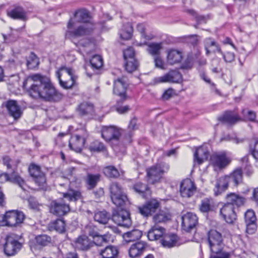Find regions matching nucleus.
I'll return each instance as SVG.
<instances>
[{"instance_id": "1", "label": "nucleus", "mask_w": 258, "mask_h": 258, "mask_svg": "<svg viewBox=\"0 0 258 258\" xmlns=\"http://www.w3.org/2000/svg\"><path fill=\"white\" fill-rule=\"evenodd\" d=\"M23 87L33 98H42L49 102H58L62 94L53 86L47 77L36 74L31 75L23 82Z\"/></svg>"}, {"instance_id": "2", "label": "nucleus", "mask_w": 258, "mask_h": 258, "mask_svg": "<svg viewBox=\"0 0 258 258\" xmlns=\"http://www.w3.org/2000/svg\"><path fill=\"white\" fill-rule=\"evenodd\" d=\"M81 198L80 191L70 190L63 193V198L52 200L49 206L51 213L56 216L61 217L66 215L71 210L69 202H76Z\"/></svg>"}, {"instance_id": "3", "label": "nucleus", "mask_w": 258, "mask_h": 258, "mask_svg": "<svg viewBox=\"0 0 258 258\" xmlns=\"http://www.w3.org/2000/svg\"><path fill=\"white\" fill-rule=\"evenodd\" d=\"M207 241L211 252L210 258H229L230 253L224 249L223 237L221 232L211 229L207 233Z\"/></svg>"}, {"instance_id": "4", "label": "nucleus", "mask_w": 258, "mask_h": 258, "mask_svg": "<svg viewBox=\"0 0 258 258\" xmlns=\"http://www.w3.org/2000/svg\"><path fill=\"white\" fill-rule=\"evenodd\" d=\"M109 191L111 201L117 208L125 207L130 204L126 195L117 182H114L110 184Z\"/></svg>"}, {"instance_id": "5", "label": "nucleus", "mask_w": 258, "mask_h": 258, "mask_svg": "<svg viewBox=\"0 0 258 258\" xmlns=\"http://www.w3.org/2000/svg\"><path fill=\"white\" fill-rule=\"evenodd\" d=\"M169 168L165 163L157 164L146 169L147 180L149 183L154 184L160 181L163 174Z\"/></svg>"}, {"instance_id": "6", "label": "nucleus", "mask_w": 258, "mask_h": 258, "mask_svg": "<svg viewBox=\"0 0 258 258\" xmlns=\"http://www.w3.org/2000/svg\"><path fill=\"white\" fill-rule=\"evenodd\" d=\"M30 176L35 183L42 190L47 188L46 177L45 174L41 170L39 165L35 163H31L28 168Z\"/></svg>"}, {"instance_id": "7", "label": "nucleus", "mask_w": 258, "mask_h": 258, "mask_svg": "<svg viewBox=\"0 0 258 258\" xmlns=\"http://www.w3.org/2000/svg\"><path fill=\"white\" fill-rule=\"evenodd\" d=\"M112 220L118 225L129 227L132 225L130 213L125 207L114 209L111 215Z\"/></svg>"}, {"instance_id": "8", "label": "nucleus", "mask_w": 258, "mask_h": 258, "mask_svg": "<svg viewBox=\"0 0 258 258\" xmlns=\"http://www.w3.org/2000/svg\"><path fill=\"white\" fill-rule=\"evenodd\" d=\"M128 84L124 77L114 80L113 94L119 97V99H130L131 97L127 95L126 90Z\"/></svg>"}, {"instance_id": "9", "label": "nucleus", "mask_w": 258, "mask_h": 258, "mask_svg": "<svg viewBox=\"0 0 258 258\" xmlns=\"http://www.w3.org/2000/svg\"><path fill=\"white\" fill-rule=\"evenodd\" d=\"M198 224V218L195 213L187 212L182 216L181 226L182 229L185 232L195 231Z\"/></svg>"}, {"instance_id": "10", "label": "nucleus", "mask_w": 258, "mask_h": 258, "mask_svg": "<svg viewBox=\"0 0 258 258\" xmlns=\"http://www.w3.org/2000/svg\"><path fill=\"white\" fill-rule=\"evenodd\" d=\"M95 29V25H81L73 30L67 31L66 36L69 38H77L89 35Z\"/></svg>"}, {"instance_id": "11", "label": "nucleus", "mask_w": 258, "mask_h": 258, "mask_svg": "<svg viewBox=\"0 0 258 258\" xmlns=\"http://www.w3.org/2000/svg\"><path fill=\"white\" fill-rule=\"evenodd\" d=\"M25 218L24 213L19 210H9L6 212L7 226L17 227L20 226Z\"/></svg>"}, {"instance_id": "12", "label": "nucleus", "mask_w": 258, "mask_h": 258, "mask_svg": "<svg viewBox=\"0 0 258 258\" xmlns=\"http://www.w3.org/2000/svg\"><path fill=\"white\" fill-rule=\"evenodd\" d=\"M121 134L119 128L114 125L103 126L101 130L102 137L107 142H118Z\"/></svg>"}, {"instance_id": "13", "label": "nucleus", "mask_w": 258, "mask_h": 258, "mask_svg": "<svg viewBox=\"0 0 258 258\" xmlns=\"http://www.w3.org/2000/svg\"><path fill=\"white\" fill-rule=\"evenodd\" d=\"M238 212V210L225 203L220 209V214L227 223L232 224L236 220Z\"/></svg>"}, {"instance_id": "14", "label": "nucleus", "mask_w": 258, "mask_h": 258, "mask_svg": "<svg viewBox=\"0 0 258 258\" xmlns=\"http://www.w3.org/2000/svg\"><path fill=\"white\" fill-rule=\"evenodd\" d=\"M7 15L13 19L19 20L24 22H26L28 19L27 11L23 7L19 5L12 6L7 11Z\"/></svg>"}, {"instance_id": "15", "label": "nucleus", "mask_w": 258, "mask_h": 258, "mask_svg": "<svg viewBox=\"0 0 258 258\" xmlns=\"http://www.w3.org/2000/svg\"><path fill=\"white\" fill-rule=\"evenodd\" d=\"M6 240L4 250L7 256H13L21 249L22 245L17 240L7 237Z\"/></svg>"}, {"instance_id": "16", "label": "nucleus", "mask_w": 258, "mask_h": 258, "mask_svg": "<svg viewBox=\"0 0 258 258\" xmlns=\"http://www.w3.org/2000/svg\"><path fill=\"white\" fill-rule=\"evenodd\" d=\"M3 106L7 108L9 115L15 120H17L21 117L23 112L16 100L10 99L4 102Z\"/></svg>"}, {"instance_id": "17", "label": "nucleus", "mask_w": 258, "mask_h": 258, "mask_svg": "<svg viewBox=\"0 0 258 258\" xmlns=\"http://www.w3.org/2000/svg\"><path fill=\"white\" fill-rule=\"evenodd\" d=\"M218 119L221 123L229 125H233L238 121H243V119L238 113L231 110L225 111L222 115L218 117Z\"/></svg>"}, {"instance_id": "18", "label": "nucleus", "mask_w": 258, "mask_h": 258, "mask_svg": "<svg viewBox=\"0 0 258 258\" xmlns=\"http://www.w3.org/2000/svg\"><path fill=\"white\" fill-rule=\"evenodd\" d=\"M74 19L77 23L95 25L90 12L85 9L77 10L74 13Z\"/></svg>"}, {"instance_id": "19", "label": "nucleus", "mask_w": 258, "mask_h": 258, "mask_svg": "<svg viewBox=\"0 0 258 258\" xmlns=\"http://www.w3.org/2000/svg\"><path fill=\"white\" fill-rule=\"evenodd\" d=\"M159 207V203L155 199L147 201L142 207H139V213L144 217H148L154 213Z\"/></svg>"}, {"instance_id": "20", "label": "nucleus", "mask_w": 258, "mask_h": 258, "mask_svg": "<svg viewBox=\"0 0 258 258\" xmlns=\"http://www.w3.org/2000/svg\"><path fill=\"white\" fill-rule=\"evenodd\" d=\"M7 181H10L13 183L17 184L22 188L24 189L25 181L18 173L15 171H12L10 174L7 173L0 174V183H3Z\"/></svg>"}, {"instance_id": "21", "label": "nucleus", "mask_w": 258, "mask_h": 258, "mask_svg": "<svg viewBox=\"0 0 258 258\" xmlns=\"http://www.w3.org/2000/svg\"><path fill=\"white\" fill-rule=\"evenodd\" d=\"M196 187L190 179H185L181 182L180 185V193L183 198H190L195 193Z\"/></svg>"}, {"instance_id": "22", "label": "nucleus", "mask_w": 258, "mask_h": 258, "mask_svg": "<svg viewBox=\"0 0 258 258\" xmlns=\"http://www.w3.org/2000/svg\"><path fill=\"white\" fill-rule=\"evenodd\" d=\"M226 203L238 210L244 205L245 199L234 192H230L225 197Z\"/></svg>"}, {"instance_id": "23", "label": "nucleus", "mask_w": 258, "mask_h": 258, "mask_svg": "<svg viewBox=\"0 0 258 258\" xmlns=\"http://www.w3.org/2000/svg\"><path fill=\"white\" fill-rule=\"evenodd\" d=\"M137 120V118L136 117H134L130 120L127 130L123 131V142L124 145L130 144L132 142V138L134 135V131L138 128Z\"/></svg>"}, {"instance_id": "24", "label": "nucleus", "mask_w": 258, "mask_h": 258, "mask_svg": "<svg viewBox=\"0 0 258 258\" xmlns=\"http://www.w3.org/2000/svg\"><path fill=\"white\" fill-rule=\"evenodd\" d=\"M200 212L203 214H208L215 212L216 205L214 199L212 198H205L201 200L199 205Z\"/></svg>"}, {"instance_id": "25", "label": "nucleus", "mask_w": 258, "mask_h": 258, "mask_svg": "<svg viewBox=\"0 0 258 258\" xmlns=\"http://www.w3.org/2000/svg\"><path fill=\"white\" fill-rule=\"evenodd\" d=\"M160 83L170 82L180 83L182 81V76L178 71L171 70L164 76L158 78Z\"/></svg>"}, {"instance_id": "26", "label": "nucleus", "mask_w": 258, "mask_h": 258, "mask_svg": "<svg viewBox=\"0 0 258 258\" xmlns=\"http://www.w3.org/2000/svg\"><path fill=\"white\" fill-rule=\"evenodd\" d=\"M85 141V139L83 137L76 135L71 137L69 141V146L71 150L77 153H80L82 150Z\"/></svg>"}, {"instance_id": "27", "label": "nucleus", "mask_w": 258, "mask_h": 258, "mask_svg": "<svg viewBox=\"0 0 258 258\" xmlns=\"http://www.w3.org/2000/svg\"><path fill=\"white\" fill-rule=\"evenodd\" d=\"M147 247V243L143 241L137 242L133 244L128 250L129 256L135 258L141 256Z\"/></svg>"}, {"instance_id": "28", "label": "nucleus", "mask_w": 258, "mask_h": 258, "mask_svg": "<svg viewBox=\"0 0 258 258\" xmlns=\"http://www.w3.org/2000/svg\"><path fill=\"white\" fill-rule=\"evenodd\" d=\"M178 239V237L175 234H165L160 241L163 247L168 248L179 246Z\"/></svg>"}, {"instance_id": "29", "label": "nucleus", "mask_w": 258, "mask_h": 258, "mask_svg": "<svg viewBox=\"0 0 258 258\" xmlns=\"http://www.w3.org/2000/svg\"><path fill=\"white\" fill-rule=\"evenodd\" d=\"M130 188L144 199H147L151 195V191L148 185L141 182H136Z\"/></svg>"}, {"instance_id": "30", "label": "nucleus", "mask_w": 258, "mask_h": 258, "mask_svg": "<svg viewBox=\"0 0 258 258\" xmlns=\"http://www.w3.org/2000/svg\"><path fill=\"white\" fill-rule=\"evenodd\" d=\"M76 247L79 250L87 251L94 246V243L86 235L79 236L75 241Z\"/></svg>"}, {"instance_id": "31", "label": "nucleus", "mask_w": 258, "mask_h": 258, "mask_svg": "<svg viewBox=\"0 0 258 258\" xmlns=\"http://www.w3.org/2000/svg\"><path fill=\"white\" fill-rule=\"evenodd\" d=\"M165 229L160 226L155 225L149 230L147 237L149 240H156L161 239L165 235Z\"/></svg>"}, {"instance_id": "32", "label": "nucleus", "mask_w": 258, "mask_h": 258, "mask_svg": "<svg viewBox=\"0 0 258 258\" xmlns=\"http://www.w3.org/2000/svg\"><path fill=\"white\" fill-rule=\"evenodd\" d=\"M209 154L210 153L207 149L200 147L197 149L194 153V160L199 165H201L208 160Z\"/></svg>"}, {"instance_id": "33", "label": "nucleus", "mask_w": 258, "mask_h": 258, "mask_svg": "<svg viewBox=\"0 0 258 258\" xmlns=\"http://www.w3.org/2000/svg\"><path fill=\"white\" fill-rule=\"evenodd\" d=\"M211 160L213 165L220 168L225 167L229 163L225 153L214 155L212 157Z\"/></svg>"}, {"instance_id": "34", "label": "nucleus", "mask_w": 258, "mask_h": 258, "mask_svg": "<svg viewBox=\"0 0 258 258\" xmlns=\"http://www.w3.org/2000/svg\"><path fill=\"white\" fill-rule=\"evenodd\" d=\"M66 224L63 219L58 218L50 222L48 229L50 231L55 230L59 233H63L65 231Z\"/></svg>"}, {"instance_id": "35", "label": "nucleus", "mask_w": 258, "mask_h": 258, "mask_svg": "<svg viewBox=\"0 0 258 258\" xmlns=\"http://www.w3.org/2000/svg\"><path fill=\"white\" fill-rule=\"evenodd\" d=\"M182 59L181 51L176 49H171L168 52L167 61L169 63L173 64L181 61Z\"/></svg>"}, {"instance_id": "36", "label": "nucleus", "mask_w": 258, "mask_h": 258, "mask_svg": "<svg viewBox=\"0 0 258 258\" xmlns=\"http://www.w3.org/2000/svg\"><path fill=\"white\" fill-rule=\"evenodd\" d=\"M133 32V28L132 25L129 23L124 24L119 31L120 37L122 40H129L132 36Z\"/></svg>"}, {"instance_id": "37", "label": "nucleus", "mask_w": 258, "mask_h": 258, "mask_svg": "<svg viewBox=\"0 0 258 258\" xmlns=\"http://www.w3.org/2000/svg\"><path fill=\"white\" fill-rule=\"evenodd\" d=\"M118 249L116 246H107L100 252L102 258H115L118 253Z\"/></svg>"}, {"instance_id": "38", "label": "nucleus", "mask_w": 258, "mask_h": 258, "mask_svg": "<svg viewBox=\"0 0 258 258\" xmlns=\"http://www.w3.org/2000/svg\"><path fill=\"white\" fill-rule=\"evenodd\" d=\"M142 235V231L134 229L132 231L124 233L123 234V237L126 241L130 242L139 240Z\"/></svg>"}, {"instance_id": "39", "label": "nucleus", "mask_w": 258, "mask_h": 258, "mask_svg": "<svg viewBox=\"0 0 258 258\" xmlns=\"http://www.w3.org/2000/svg\"><path fill=\"white\" fill-rule=\"evenodd\" d=\"M101 175L100 174H88L86 182L87 184V189L89 190L94 188L98 182L100 180Z\"/></svg>"}, {"instance_id": "40", "label": "nucleus", "mask_w": 258, "mask_h": 258, "mask_svg": "<svg viewBox=\"0 0 258 258\" xmlns=\"http://www.w3.org/2000/svg\"><path fill=\"white\" fill-rule=\"evenodd\" d=\"M78 109L81 115L92 114L94 112V105L89 102H83L79 105Z\"/></svg>"}, {"instance_id": "41", "label": "nucleus", "mask_w": 258, "mask_h": 258, "mask_svg": "<svg viewBox=\"0 0 258 258\" xmlns=\"http://www.w3.org/2000/svg\"><path fill=\"white\" fill-rule=\"evenodd\" d=\"M110 241H112V235L111 234L106 233L102 235L98 233L95 237L93 238V240L92 242L94 243V245L100 246L103 243H108Z\"/></svg>"}, {"instance_id": "42", "label": "nucleus", "mask_w": 258, "mask_h": 258, "mask_svg": "<svg viewBox=\"0 0 258 258\" xmlns=\"http://www.w3.org/2000/svg\"><path fill=\"white\" fill-rule=\"evenodd\" d=\"M110 218V214L104 210L96 212L94 216V220L102 224H106Z\"/></svg>"}, {"instance_id": "43", "label": "nucleus", "mask_w": 258, "mask_h": 258, "mask_svg": "<svg viewBox=\"0 0 258 258\" xmlns=\"http://www.w3.org/2000/svg\"><path fill=\"white\" fill-rule=\"evenodd\" d=\"M104 175L110 178H117L120 176L118 170L115 166L109 165L104 167L103 169Z\"/></svg>"}, {"instance_id": "44", "label": "nucleus", "mask_w": 258, "mask_h": 258, "mask_svg": "<svg viewBox=\"0 0 258 258\" xmlns=\"http://www.w3.org/2000/svg\"><path fill=\"white\" fill-rule=\"evenodd\" d=\"M230 182H233L234 185L237 186L242 181V171L240 168L235 169L229 177Z\"/></svg>"}, {"instance_id": "45", "label": "nucleus", "mask_w": 258, "mask_h": 258, "mask_svg": "<svg viewBox=\"0 0 258 258\" xmlns=\"http://www.w3.org/2000/svg\"><path fill=\"white\" fill-rule=\"evenodd\" d=\"M127 99H119L116 100V103L114 105L115 110L119 114H125L131 110V107L129 105H123L124 101Z\"/></svg>"}, {"instance_id": "46", "label": "nucleus", "mask_w": 258, "mask_h": 258, "mask_svg": "<svg viewBox=\"0 0 258 258\" xmlns=\"http://www.w3.org/2000/svg\"><path fill=\"white\" fill-rule=\"evenodd\" d=\"M241 113L242 115V118L243 121H249L251 122H256V112L252 110H248L247 109H243Z\"/></svg>"}, {"instance_id": "47", "label": "nucleus", "mask_w": 258, "mask_h": 258, "mask_svg": "<svg viewBox=\"0 0 258 258\" xmlns=\"http://www.w3.org/2000/svg\"><path fill=\"white\" fill-rule=\"evenodd\" d=\"M90 64L92 69L98 70L103 66V59L100 55L95 54L90 59Z\"/></svg>"}, {"instance_id": "48", "label": "nucleus", "mask_w": 258, "mask_h": 258, "mask_svg": "<svg viewBox=\"0 0 258 258\" xmlns=\"http://www.w3.org/2000/svg\"><path fill=\"white\" fill-rule=\"evenodd\" d=\"M88 149L91 152H103L106 149L105 146L102 142L95 140L92 142L88 147Z\"/></svg>"}, {"instance_id": "49", "label": "nucleus", "mask_w": 258, "mask_h": 258, "mask_svg": "<svg viewBox=\"0 0 258 258\" xmlns=\"http://www.w3.org/2000/svg\"><path fill=\"white\" fill-rule=\"evenodd\" d=\"M125 61L124 68L128 73H132L137 70L139 63L136 58L133 59V60L127 59Z\"/></svg>"}, {"instance_id": "50", "label": "nucleus", "mask_w": 258, "mask_h": 258, "mask_svg": "<svg viewBox=\"0 0 258 258\" xmlns=\"http://www.w3.org/2000/svg\"><path fill=\"white\" fill-rule=\"evenodd\" d=\"M188 12L194 17L197 22V25L202 23H206L207 21L210 19V16L209 15H200L192 10H188Z\"/></svg>"}, {"instance_id": "51", "label": "nucleus", "mask_w": 258, "mask_h": 258, "mask_svg": "<svg viewBox=\"0 0 258 258\" xmlns=\"http://www.w3.org/2000/svg\"><path fill=\"white\" fill-rule=\"evenodd\" d=\"M228 187V183L226 181H219L216 183L215 187L214 189V194L216 196H218L222 192L226 190Z\"/></svg>"}, {"instance_id": "52", "label": "nucleus", "mask_w": 258, "mask_h": 258, "mask_svg": "<svg viewBox=\"0 0 258 258\" xmlns=\"http://www.w3.org/2000/svg\"><path fill=\"white\" fill-rule=\"evenodd\" d=\"M38 57L33 52H31L28 58L27 59L26 64L28 69H33L38 65Z\"/></svg>"}, {"instance_id": "53", "label": "nucleus", "mask_w": 258, "mask_h": 258, "mask_svg": "<svg viewBox=\"0 0 258 258\" xmlns=\"http://www.w3.org/2000/svg\"><path fill=\"white\" fill-rule=\"evenodd\" d=\"M35 239L38 245L45 246L51 242V238L47 235H40L36 236Z\"/></svg>"}, {"instance_id": "54", "label": "nucleus", "mask_w": 258, "mask_h": 258, "mask_svg": "<svg viewBox=\"0 0 258 258\" xmlns=\"http://www.w3.org/2000/svg\"><path fill=\"white\" fill-rule=\"evenodd\" d=\"M256 217L253 210L248 209L244 213L245 223H249L256 222Z\"/></svg>"}, {"instance_id": "55", "label": "nucleus", "mask_w": 258, "mask_h": 258, "mask_svg": "<svg viewBox=\"0 0 258 258\" xmlns=\"http://www.w3.org/2000/svg\"><path fill=\"white\" fill-rule=\"evenodd\" d=\"M161 43H150L148 44V50L152 55H157L161 49Z\"/></svg>"}, {"instance_id": "56", "label": "nucleus", "mask_w": 258, "mask_h": 258, "mask_svg": "<svg viewBox=\"0 0 258 258\" xmlns=\"http://www.w3.org/2000/svg\"><path fill=\"white\" fill-rule=\"evenodd\" d=\"M153 220L154 222L156 225L158 223H164L166 222L168 220V218L166 214L165 213L162 212L156 214L153 216Z\"/></svg>"}, {"instance_id": "57", "label": "nucleus", "mask_w": 258, "mask_h": 258, "mask_svg": "<svg viewBox=\"0 0 258 258\" xmlns=\"http://www.w3.org/2000/svg\"><path fill=\"white\" fill-rule=\"evenodd\" d=\"M135 51L134 49L130 47L123 51V58L124 60L132 59L135 58Z\"/></svg>"}, {"instance_id": "58", "label": "nucleus", "mask_w": 258, "mask_h": 258, "mask_svg": "<svg viewBox=\"0 0 258 258\" xmlns=\"http://www.w3.org/2000/svg\"><path fill=\"white\" fill-rule=\"evenodd\" d=\"M249 153L255 159H258V140L255 141L253 145H250Z\"/></svg>"}, {"instance_id": "59", "label": "nucleus", "mask_w": 258, "mask_h": 258, "mask_svg": "<svg viewBox=\"0 0 258 258\" xmlns=\"http://www.w3.org/2000/svg\"><path fill=\"white\" fill-rule=\"evenodd\" d=\"M184 41L187 43H190L193 46L197 44L198 40L197 39V35H190L185 36L182 38Z\"/></svg>"}, {"instance_id": "60", "label": "nucleus", "mask_w": 258, "mask_h": 258, "mask_svg": "<svg viewBox=\"0 0 258 258\" xmlns=\"http://www.w3.org/2000/svg\"><path fill=\"white\" fill-rule=\"evenodd\" d=\"M246 232L249 234L254 233L257 229L256 222L245 224Z\"/></svg>"}, {"instance_id": "61", "label": "nucleus", "mask_w": 258, "mask_h": 258, "mask_svg": "<svg viewBox=\"0 0 258 258\" xmlns=\"http://www.w3.org/2000/svg\"><path fill=\"white\" fill-rule=\"evenodd\" d=\"M3 163L9 169H12V171H15L16 168L15 165H13V161L8 156H6L3 158Z\"/></svg>"}, {"instance_id": "62", "label": "nucleus", "mask_w": 258, "mask_h": 258, "mask_svg": "<svg viewBox=\"0 0 258 258\" xmlns=\"http://www.w3.org/2000/svg\"><path fill=\"white\" fill-rule=\"evenodd\" d=\"M223 59L226 62H232L235 59V54L233 52H227L222 54Z\"/></svg>"}, {"instance_id": "63", "label": "nucleus", "mask_w": 258, "mask_h": 258, "mask_svg": "<svg viewBox=\"0 0 258 258\" xmlns=\"http://www.w3.org/2000/svg\"><path fill=\"white\" fill-rule=\"evenodd\" d=\"M137 29L138 31L140 32L142 37H144L147 40H150L151 39V38H150L149 36L146 35L145 28L143 24H138Z\"/></svg>"}, {"instance_id": "64", "label": "nucleus", "mask_w": 258, "mask_h": 258, "mask_svg": "<svg viewBox=\"0 0 258 258\" xmlns=\"http://www.w3.org/2000/svg\"><path fill=\"white\" fill-rule=\"evenodd\" d=\"M174 90L173 89L168 88L164 91L162 96V98L164 100H167L172 96Z\"/></svg>"}]
</instances>
